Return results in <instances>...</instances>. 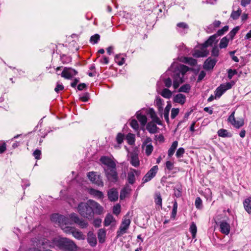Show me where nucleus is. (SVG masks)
<instances>
[{"label":"nucleus","instance_id":"63","mask_svg":"<svg viewBox=\"0 0 251 251\" xmlns=\"http://www.w3.org/2000/svg\"><path fill=\"white\" fill-rule=\"evenodd\" d=\"M206 75V73L204 71H201L200 72L198 78L197 79V82H201L203 78Z\"/></svg>","mask_w":251,"mask_h":251},{"label":"nucleus","instance_id":"27","mask_svg":"<svg viewBox=\"0 0 251 251\" xmlns=\"http://www.w3.org/2000/svg\"><path fill=\"white\" fill-rule=\"evenodd\" d=\"M177 145L178 142L177 141H175L173 142L171 147L169 148L168 151V155L169 157H170L174 154L177 147Z\"/></svg>","mask_w":251,"mask_h":251},{"label":"nucleus","instance_id":"38","mask_svg":"<svg viewBox=\"0 0 251 251\" xmlns=\"http://www.w3.org/2000/svg\"><path fill=\"white\" fill-rule=\"evenodd\" d=\"M239 29V26H237L233 28L227 35V36L229 37V39L232 40Z\"/></svg>","mask_w":251,"mask_h":251},{"label":"nucleus","instance_id":"20","mask_svg":"<svg viewBox=\"0 0 251 251\" xmlns=\"http://www.w3.org/2000/svg\"><path fill=\"white\" fill-rule=\"evenodd\" d=\"M243 205L246 211L251 215V197H248L244 200Z\"/></svg>","mask_w":251,"mask_h":251},{"label":"nucleus","instance_id":"9","mask_svg":"<svg viewBox=\"0 0 251 251\" xmlns=\"http://www.w3.org/2000/svg\"><path fill=\"white\" fill-rule=\"evenodd\" d=\"M158 170L157 166H153L143 177L142 179L143 183H146L152 179L157 174Z\"/></svg>","mask_w":251,"mask_h":251},{"label":"nucleus","instance_id":"28","mask_svg":"<svg viewBox=\"0 0 251 251\" xmlns=\"http://www.w3.org/2000/svg\"><path fill=\"white\" fill-rule=\"evenodd\" d=\"M105 234L106 233L104 229L101 228L99 230L98 238L100 243H103L105 241Z\"/></svg>","mask_w":251,"mask_h":251},{"label":"nucleus","instance_id":"23","mask_svg":"<svg viewBox=\"0 0 251 251\" xmlns=\"http://www.w3.org/2000/svg\"><path fill=\"white\" fill-rule=\"evenodd\" d=\"M73 230L72 234L73 236L78 240H84L85 239V236L83 234L82 232L76 229L75 227V229H70Z\"/></svg>","mask_w":251,"mask_h":251},{"label":"nucleus","instance_id":"31","mask_svg":"<svg viewBox=\"0 0 251 251\" xmlns=\"http://www.w3.org/2000/svg\"><path fill=\"white\" fill-rule=\"evenodd\" d=\"M90 194L99 199H102L103 197V194L102 192L94 189H90Z\"/></svg>","mask_w":251,"mask_h":251},{"label":"nucleus","instance_id":"62","mask_svg":"<svg viewBox=\"0 0 251 251\" xmlns=\"http://www.w3.org/2000/svg\"><path fill=\"white\" fill-rule=\"evenodd\" d=\"M166 169L169 171H172L174 169V164L170 161H167L166 162Z\"/></svg>","mask_w":251,"mask_h":251},{"label":"nucleus","instance_id":"59","mask_svg":"<svg viewBox=\"0 0 251 251\" xmlns=\"http://www.w3.org/2000/svg\"><path fill=\"white\" fill-rule=\"evenodd\" d=\"M130 126L135 130H137L139 128V125L138 122L135 120H132L130 122Z\"/></svg>","mask_w":251,"mask_h":251},{"label":"nucleus","instance_id":"16","mask_svg":"<svg viewBox=\"0 0 251 251\" xmlns=\"http://www.w3.org/2000/svg\"><path fill=\"white\" fill-rule=\"evenodd\" d=\"M108 200L111 201H115L118 199V192L115 188L110 189L107 193Z\"/></svg>","mask_w":251,"mask_h":251},{"label":"nucleus","instance_id":"15","mask_svg":"<svg viewBox=\"0 0 251 251\" xmlns=\"http://www.w3.org/2000/svg\"><path fill=\"white\" fill-rule=\"evenodd\" d=\"M100 161L102 164L107 166V168H114V166H116L114 161L110 158L106 156H101L100 158Z\"/></svg>","mask_w":251,"mask_h":251},{"label":"nucleus","instance_id":"22","mask_svg":"<svg viewBox=\"0 0 251 251\" xmlns=\"http://www.w3.org/2000/svg\"><path fill=\"white\" fill-rule=\"evenodd\" d=\"M146 128L148 131L151 134L156 133L157 129H158L156 125L152 122L148 123L147 125Z\"/></svg>","mask_w":251,"mask_h":251},{"label":"nucleus","instance_id":"17","mask_svg":"<svg viewBox=\"0 0 251 251\" xmlns=\"http://www.w3.org/2000/svg\"><path fill=\"white\" fill-rule=\"evenodd\" d=\"M57 240H59V238H55L51 241L46 240L42 242V245L50 248H54L55 247H57V244L56 243Z\"/></svg>","mask_w":251,"mask_h":251},{"label":"nucleus","instance_id":"30","mask_svg":"<svg viewBox=\"0 0 251 251\" xmlns=\"http://www.w3.org/2000/svg\"><path fill=\"white\" fill-rule=\"evenodd\" d=\"M136 117L142 125L144 126L146 124L147 118L145 115L139 113V112H137L136 113Z\"/></svg>","mask_w":251,"mask_h":251},{"label":"nucleus","instance_id":"32","mask_svg":"<svg viewBox=\"0 0 251 251\" xmlns=\"http://www.w3.org/2000/svg\"><path fill=\"white\" fill-rule=\"evenodd\" d=\"M114 221L115 220L113 216L110 214H108L105 218L104 221V225L105 226H109L111 224V223Z\"/></svg>","mask_w":251,"mask_h":251},{"label":"nucleus","instance_id":"33","mask_svg":"<svg viewBox=\"0 0 251 251\" xmlns=\"http://www.w3.org/2000/svg\"><path fill=\"white\" fill-rule=\"evenodd\" d=\"M229 42V39H227V36L223 37L220 41L219 44V47L220 49H225L227 47Z\"/></svg>","mask_w":251,"mask_h":251},{"label":"nucleus","instance_id":"14","mask_svg":"<svg viewBox=\"0 0 251 251\" xmlns=\"http://www.w3.org/2000/svg\"><path fill=\"white\" fill-rule=\"evenodd\" d=\"M220 231L223 234L228 235L230 230V226L228 223L225 221H223L220 223Z\"/></svg>","mask_w":251,"mask_h":251},{"label":"nucleus","instance_id":"21","mask_svg":"<svg viewBox=\"0 0 251 251\" xmlns=\"http://www.w3.org/2000/svg\"><path fill=\"white\" fill-rule=\"evenodd\" d=\"M217 36L215 34L210 36L209 38L202 45L204 48H206L208 46H212L214 42L215 41Z\"/></svg>","mask_w":251,"mask_h":251},{"label":"nucleus","instance_id":"3","mask_svg":"<svg viewBox=\"0 0 251 251\" xmlns=\"http://www.w3.org/2000/svg\"><path fill=\"white\" fill-rule=\"evenodd\" d=\"M56 241L57 247L65 251H75L76 249L74 242L67 238H60Z\"/></svg>","mask_w":251,"mask_h":251},{"label":"nucleus","instance_id":"50","mask_svg":"<svg viewBox=\"0 0 251 251\" xmlns=\"http://www.w3.org/2000/svg\"><path fill=\"white\" fill-rule=\"evenodd\" d=\"M234 84V81H231L230 82H227L226 84H221L224 89L226 91L231 88L232 86Z\"/></svg>","mask_w":251,"mask_h":251},{"label":"nucleus","instance_id":"45","mask_svg":"<svg viewBox=\"0 0 251 251\" xmlns=\"http://www.w3.org/2000/svg\"><path fill=\"white\" fill-rule=\"evenodd\" d=\"M195 204L196 207L198 209H201L203 207L202 201L200 197H197L196 199Z\"/></svg>","mask_w":251,"mask_h":251},{"label":"nucleus","instance_id":"35","mask_svg":"<svg viewBox=\"0 0 251 251\" xmlns=\"http://www.w3.org/2000/svg\"><path fill=\"white\" fill-rule=\"evenodd\" d=\"M161 95L166 99H170L172 95V92L167 88H164L162 90Z\"/></svg>","mask_w":251,"mask_h":251},{"label":"nucleus","instance_id":"49","mask_svg":"<svg viewBox=\"0 0 251 251\" xmlns=\"http://www.w3.org/2000/svg\"><path fill=\"white\" fill-rule=\"evenodd\" d=\"M220 24H221V22L220 21L216 20L213 22V25H211L207 27V29L209 30H210L209 32H212V29L213 28V27H218L220 25Z\"/></svg>","mask_w":251,"mask_h":251},{"label":"nucleus","instance_id":"47","mask_svg":"<svg viewBox=\"0 0 251 251\" xmlns=\"http://www.w3.org/2000/svg\"><path fill=\"white\" fill-rule=\"evenodd\" d=\"M79 100L83 102H87L90 99V95L89 93L86 92L82 96L79 95Z\"/></svg>","mask_w":251,"mask_h":251},{"label":"nucleus","instance_id":"40","mask_svg":"<svg viewBox=\"0 0 251 251\" xmlns=\"http://www.w3.org/2000/svg\"><path fill=\"white\" fill-rule=\"evenodd\" d=\"M126 139L129 145H132L134 144L135 137L134 134L128 133L126 137Z\"/></svg>","mask_w":251,"mask_h":251},{"label":"nucleus","instance_id":"1","mask_svg":"<svg viewBox=\"0 0 251 251\" xmlns=\"http://www.w3.org/2000/svg\"><path fill=\"white\" fill-rule=\"evenodd\" d=\"M77 210L83 217L92 219L94 214L100 215L103 211V207L97 202L89 200L86 202H81L77 206Z\"/></svg>","mask_w":251,"mask_h":251},{"label":"nucleus","instance_id":"46","mask_svg":"<svg viewBox=\"0 0 251 251\" xmlns=\"http://www.w3.org/2000/svg\"><path fill=\"white\" fill-rule=\"evenodd\" d=\"M228 30V26L225 25L222 28L219 29L217 33L215 34L217 37L223 35L225 32H226Z\"/></svg>","mask_w":251,"mask_h":251},{"label":"nucleus","instance_id":"43","mask_svg":"<svg viewBox=\"0 0 251 251\" xmlns=\"http://www.w3.org/2000/svg\"><path fill=\"white\" fill-rule=\"evenodd\" d=\"M127 179L128 183L133 184L135 181V176L133 172H129L127 175Z\"/></svg>","mask_w":251,"mask_h":251},{"label":"nucleus","instance_id":"36","mask_svg":"<svg viewBox=\"0 0 251 251\" xmlns=\"http://www.w3.org/2000/svg\"><path fill=\"white\" fill-rule=\"evenodd\" d=\"M177 209V203L176 201H175L173 202V209L171 215V219L174 220L176 217Z\"/></svg>","mask_w":251,"mask_h":251},{"label":"nucleus","instance_id":"53","mask_svg":"<svg viewBox=\"0 0 251 251\" xmlns=\"http://www.w3.org/2000/svg\"><path fill=\"white\" fill-rule=\"evenodd\" d=\"M179 112V108H173L171 110V117L172 119H175L178 114Z\"/></svg>","mask_w":251,"mask_h":251},{"label":"nucleus","instance_id":"13","mask_svg":"<svg viewBox=\"0 0 251 251\" xmlns=\"http://www.w3.org/2000/svg\"><path fill=\"white\" fill-rule=\"evenodd\" d=\"M217 61V60L216 59L208 57L204 61L203 68L206 70H210L212 69L216 65Z\"/></svg>","mask_w":251,"mask_h":251},{"label":"nucleus","instance_id":"61","mask_svg":"<svg viewBox=\"0 0 251 251\" xmlns=\"http://www.w3.org/2000/svg\"><path fill=\"white\" fill-rule=\"evenodd\" d=\"M163 82L165 86L167 88L170 87L172 84V80L170 77L165 79L163 80Z\"/></svg>","mask_w":251,"mask_h":251},{"label":"nucleus","instance_id":"60","mask_svg":"<svg viewBox=\"0 0 251 251\" xmlns=\"http://www.w3.org/2000/svg\"><path fill=\"white\" fill-rule=\"evenodd\" d=\"M193 56L197 58H199L201 57H204L206 56V54H204L203 52L197 50L194 53H193Z\"/></svg>","mask_w":251,"mask_h":251},{"label":"nucleus","instance_id":"41","mask_svg":"<svg viewBox=\"0 0 251 251\" xmlns=\"http://www.w3.org/2000/svg\"><path fill=\"white\" fill-rule=\"evenodd\" d=\"M185 62L191 66H195L197 64V61L196 59L192 57H185Z\"/></svg>","mask_w":251,"mask_h":251},{"label":"nucleus","instance_id":"7","mask_svg":"<svg viewBox=\"0 0 251 251\" xmlns=\"http://www.w3.org/2000/svg\"><path fill=\"white\" fill-rule=\"evenodd\" d=\"M87 176L89 179L94 184L99 186H103V182L102 181L101 177L99 175H97L96 173L90 172L88 173Z\"/></svg>","mask_w":251,"mask_h":251},{"label":"nucleus","instance_id":"56","mask_svg":"<svg viewBox=\"0 0 251 251\" xmlns=\"http://www.w3.org/2000/svg\"><path fill=\"white\" fill-rule=\"evenodd\" d=\"M125 136L124 134L121 133H118L116 137V141L119 144H121L124 141Z\"/></svg>","mask_w":251,"mask_h":251},{"label":"nucleus","instance_id":"48","mask_svg":"<svg viewBox=\"0 0 251 251\" xmlns=\"http://www.w3.org/2000/svg\"><path fill=\"white\" fill-rule=\"evenodd\" d=\"M60 60L63 64H67L71 61V58L70 57L67 56L65 54L60 55Z\"/></svg>","mask_w":251,"mask_h":251},{"label":"nucleus","instance_id":"10","mask_svg":"<svg viewBox=\"0 0 251 251\" xmlns=\"http://www.w3.org/2000/svg\"><path fill=\"white\" fill-rule=\"evenodd\" d=\"M235 111L232 112L228 118V122L230 123L235 128H240L244 125V121L243 119L236 121L234 117Z\"/></svg>","mask_w":251,"mask_h":251},{"label":"nucleus","instance_id":"55","mask_svg":"<svg viewBox=\"0 0 251 251\" xmlns=\"http://www.w3.org/2000/svg\"><path fill=\"white\" fill-rule=\"evenodd\" d=\"M121 212V206L119 204H117L113 207V213L116 215H118Z\"/></svg>","mask_w":251,"mask_h":251},{"label":"nucleus","instance_id":"26","mask_svg":"<svg viewBox=\"0 0 251 251\" xmlns=\"http://www.w3.org/2000/svg\"><path fill=\"white\" fill-rule=\"evenodd\" d=\"M218 135L221 137H231L232 134L228 132L226 129L222 128L219 129L217 132Z\"/></svg>","mask_w":251,"mask_h":251},{"label":"nucleus","instance_id":"2","mask_svg":"<svg viewBox=\"0 0 251 251\" xmlns=\"http://www.w3.org/2000/svg\"><path fill=\"white\" fill-rule=\"evenodd\" d=\"M190 69L188 67L183 64H180L174 69L172 76L173 78V87L175 89H177L179 85L184 81V75Z\"/></svg>","mask_w":251,"mask_h":251},{"label":"nucleus","instance_id":"11","mask_svg":"<svg viewBox=\"0 0 251 251\" xmlns=\"http://www.w3.org/2000/svg\"><path fill=\"white\" fill-rule=\"evenodd\" d=\"M51 220L53 222L58 223L60 224H64L65 225L68 224V219L64 216L58 214H53L50 217Z\"/></svg>","mask_w":251,"mask_h":251},{"label":"nucleus","instance_id":"29","mask_svg":"<svg viewBox=\"0 0 251 251\" xmlns=\"http://www.w3.org/2000/svg\"><path fill=\"white\" fill-rule=\"evenodd\" d=\"M242 13V10L240 8L238 7L237 11H235L234 9L232 10L230 15V18L233 20H237Z\"/></svg>","mask_w":251,"mask_h":251},{"label":"nucleus","instance_id":"18","mask_svg":"<svg viewBox=\"0 0 251 251\" xmlns=\"http://www.w3.org/2000/svg\"><path fill=\"white\" fill-rule=\"evenodd\" d=\"M130 163L135 167H137L139 166L140 161L137 154L134 153L130 154Z\"/></svg>","mask_w":251,"mask_h":251},{"label":"nucleus","instance_id":"34","mask_svg":"<svg viewBox=\"0 0 251 251\" xmlns=\"http://www.w3.org/2000/svg\"><path fill=\"white\" fill-rule=\"evenodd\" d=\"M190 232L192 234V237L193 238H196V234L197 232V227L196 225L194 222H192L190 225L189 228Z\"/></svg>","mask_w":251,"mask_h":251},{"label":"nucleus","instance_id":"8","mask_svg":"<svg viewBox=\"0 0 251 251\" xmlns=\"http://www.w3.org/2000/svg\"><path fill=\"white\" fill-rule=\"evenodd\" d=\"M77 74V71L72 68L64 67L61 76L66 79H71L74 75Z\"/></svg>","mask_w":251,"mask_h":251},{"label":"nucleus","instance_id":"58","mask_svg":"<svg viewBox=\"0 0 251 251\" xmlns=\"http://www.w3.org/2000/svg\"><path fill=\"white\" fill-rule=\"evenodd\" d=\"M155 202L156 204L162 206V198L160 194L156 195V198L155 199Z\"/></svg>","mask_w":251,"mask_h":251},{"label":"nucleus","instance_id":"52","mask_svg":"<svg viewBox=\"0 0 251 251\" xmlns=\"http://www.w3.org/2000/svg\"><path fill=\"white\" fill-rule=\"evenodd\" d=\"M219 55V50L217 46H215L213 47L211 50V55L214 57H218Z\"/></svg>","mask_w":251,"mask_h":251},{"label":"nucleus","instance_id":"64","mask_svg":"<svg viewBox=\"0 0 251 251\" xmlns=\"http://www.w3.org/2000/svg\"><path fill=\"white\" fill-rule=\"evenodd\" d=\"M64 87L62 84H60L58 82L57 83L56 87L54 89V91L58 93L60 91H62L64 89Z\"/></svg>","mask_w":251,"mask_h":251},{"label":"nucleus","instance_id":"39","mask_svg":"<svg viewBox=\"0 0 251 251\" xmlns=\"http://www.w3.org/2000/svg\"><path fill=\"white\" fill-rule=\"evenodd\" d=\"M191 89V86L188 84H185L182 86H181L179 90V92H184V93H188Z\"/></svg>","mask_w":251,"mask_h":251},{"label":"nucleus","instance_id":"12","mask_svg":"<svg viewBox=\"0 0 251 251\" xmlns=\"http://www.w3.org/2000/svg\"><path fill=\"white\" fill-rule=\"evenodd\" d=\"M189 29V25L184 22L178 23L176 25V30L181 35L186 34Z\"/></svg>","mask_w":251,"mask_h":251},{"label":"nucleus","instance_id":"5","mask_svg":"<svg viewBox=\"0 0 251 251\" xmlns=\"http://www.w3.org/2000/svg\"><path fill=\"white\" fill-rule=\"evenodd\" d=\"M104 170L105 176L108 180L112 182H116L118 181V176L116 166H114V168H105Z\"/></svg>","mask_w":251,"mask_h":251},{"label":"nucleus","instance_id":"44","mask_svg":"<svg viewBox=\"0 0 251 251\" xmlns=\"http://www.w3.org/2000/svg\"><path fill=\"white\" fill-rule=\"evenodd\" d=\"M100 39V36L98 34H95L92 36L90 39V42L93 44H96L98 43V41Z\"/></svg>","mask_w":251,"mask_h":251},{"label":"nucleus","instance_id":"54","mask_svg":"<svg viewBox=\"0 0 251 251\" xmlns=\"http://www.w3.org/2000/svg\"><path fill=\"white\" fill-rule=\"evenodd\" d=\"M153 147L151 144L147 145L146 148V154L147 155L149 156L151 154L153 151Z\"/></svg>","mask_w":251,"mask_h":251},{"label":"nucleus","instance_id":"42","mask_svg":"<svg viewBox=\"0 0 251 251\" xmlns=\"http://www.w3.org/2000/svg\"><path fill=\"white\" fill-rule=\"evenodd\" d=\"M156 101L159 113L161 114V115H162V112L163 111L162 100L160 98L158 97L156 98Z\"/></svg>","mask_w":251,"mask_h":251},{"label":"nucleus","instance_id":"51","mask_svg":"<svg viewBox=\"0 0 251 251\" xmlns=\"http://www.w3.org/2000/svg\"><path fill=\"white\" fill-rule=\"evenodd\" d=\"M185 152V150L183 148H179L176 151V155L177 158H179L183 156V154Z\"/></svg>","mask_w":251,"mask_h":251},{"label":"nucleus","instance_id":"19","mask_svg":"<svg viewBox=\"0 0 251 251\" xmlns=\"http://www.w3.org/2000/svg\"><path fill=\"white\" fill-rule=\"evenodd\" d=\"M173 100L176 103L183 104L186 101V97L182 94H177L174 97Z\"/></svg>","mask_w":251,"mask_h":251},{"label":"nucleus","instance_id":"37","mask_svg":"<svg viewBox=\"0 0 251 251\" xmlns=\"http://www.w3.org/2000/svg\"><path fill=\"white\" fill-rule=\"evenodd\" d=\"M225 90L223 88V86L220 85L219 87H218L216 90L215 91V97L218 98H220L222 95L225 92Z\"/></svg>","mask_w":251,"mask_h":251},{"label":"nucleus","instance_id":"25","mask_svg":"<svg viewBox=\"0 0 251 251\" xmlns=\"http://www.w3.org/2000/svg\"><path fill=\"white\" fill-rule=\"evenodd\" d=\"M126 56V55L123 54H116L115 56V61L119 66H121L125 63Z\"/></svg>","mask_w":251,"mask_h":251},{"label":"nucleus","instance_id":"24","mask_svg":"<svg viewBox=\"0 0 251 251\" xmlns=\"http://www.w3.org/2000/svg\"><path fill=\"white\" fill-rule=\"evenodd\" d=\"M87 241L91 247H95L97 243L95 236L90 232L88 234Z\"/></svg>","mask_w":251,"mask_h":251},{"label":"nucleus","instance_id":"57","mask_svg":"<svg viewBox=\"0 0 251 251\" xmlns=\"http://www.w3.org/2000/svg\"><path fill=\"white\" fill-rule=\"evenodd\" d=\"M228 73V78L230 79L232 78V77L237 74V71L236 70H232L231 69H229L227 70Z\"/></svg>","mask_w":251,"mask_h":251},{"label":"nucleus","instance_id":"6","mask_svg":"<svg viewBox=\"0 0 251 251\" xmlns=\"http://www.w3.org/2000/svg\"><path fill=\"white\" fill-rule=\"evenodd\" d=\"M131 221L129 219L125 218L123 219L121 225L117 231V238H119L126 232L128 229Z\"/></svg>","mask_w":251,"mask_h":251},{"label":"nucleus","instance_id":"4","mask_svg":"<svg viewBox=\"0 0 251 251\" xmlns=\"http://www.w3.org/2000/svg\"><path fill=\"white\" fill-rule=\"evenodd\" d=\"M71 221L77 225L81 228H86L88 226V223L82 218H80L75 213H72L69 215Z\"/></svg>","mask_w":251,"mask_h":251}]
</instances>
